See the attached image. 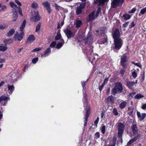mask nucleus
I'll return each instance as SVG.
<instances>
[{
  "mask_svg": "<svg viewBox=\"0 0 146 146\" xmlns=\"http://www.w3.org/2000/svg\"><path fill=\"white\" fill-rule=\"evenodd\" d=\"M132 132L134 134H136L138 131L136 125L134 124L132 125L131 127Z\"/></svg>",
  "mask_w": 146,
  "mask_h": 146,
  "instance_id": "4be33fe9",
  "label": "nucleus"
},
{
  "mask_svg": "<svg viewBox=\"0 0 146 146\" xmlns=\"http://www.w3.org/2000/svg\"><path fill=\"white\" fill-rule=\"evenodd\" d=\"M7 47L3 46H0V51H5L7 49Z\"/></svg>",
  "mask_w": 146,
  "mask_h": 146,
  "instance_id": "e433bc0d",
  "label": "nucleus"
},
{
  "mask_svg": "<svg viewBox=\"0 0 146 146\" xmlns=\"http://www.w3.org/2000/svg\"><path fill=\"white\" fill-rule=\"evenodd\" d=\"M125 72V70L123 69L121 70L120 71V73L122 77L123 76Z\"/></svg>",
  "mask_w": 146,
  "mask_h": 146,
  "instance_id": "5fc2aeb1",
  "label": "nucleus"
},
{
  "mask_svg": "<svg viewBox=\"0 0 146 146\" xmlns=\"http://www.w3.org/2000/svg\"><path fill=\"white\" fill-rule=\"evenodd\" d=\"M116 128L118 130V136L119 138L121 139L122 143V135L125 129L124 125L121 122L117 123L116 124Z\"/></svg>",
  "mask_w": 146,
  "mask_h": 146,
  "instance_id": "7ed1b4c3",
  "label": "nucleus"
},
{
  "mask_svg": "<svg viewBox=\"0 0 146 146\" xmlns=\"http://www.w3.org/2000/svg\"><path fill=\"white\" fill-rule=\"evenodd\" d=\"M131 63L134 64V65H136L138 66V67L141 68L142 67V66L139 63H136L134 62H131Z\"/></svg>",
  "mask_w": 146,
  "mask_h": 146,
  "instance_id": "c03bdc74",
  "label": "nucleus"
},
{
  "mask_svg": "<svg viewBox=\"0 0 146 146\" xmlns=\"http://www.w3.org/2000/svg\"><path fill=\"white\" fill-rule=\"evenodd\" d=\"M129 24V22H126V23H124L123 25V27L124 28L128 26Z\"/></svg>",
  "mask_w": 146,
  "mask_h": 146,
  "instance_id": "052dcab7",
  "label": "nucleus"
},
{
  "mask_svg": "<svg viewBox=\"0 0 146 146\" xmlns=\"http://www.w3.org/2000/svg\"><path fill=\"white\" fill-rule=\"evenodd\" d=\"M15 32V30L13 29L10 30L7 34V36L8 37H10L12 36Z\"/></svg>",
  "mask_w": 146,
  "mask_h": 146,
  "instance_id": "a878e982",
  "label": "nucleus"
},
{
  "mask_svg": "<svg viewBox=\"0 0 146 146\" xmlns=\"http://www.w3.org/2000/svg\"><path fill=\"white\" fill-rule=\"evenodd\" d=\"M8 93L11 94L14 90L15 87L13 85H7Z\"/></svg>",
  "mask_w": 146,
  "mask_h": 146,
  "instance_id": "dca6fc26",
  "label": "nucleus"
},
{
  "mask_svg": "<svg viewBox=\"0 0 146 146\" xmlns=\"http://www.w3.org/2000/svg\"><path fill=\"white\" fill-rule=\"evenodd\" d=\"M31 7L34 9H36L38 7V5L36 3H33L31 5Z\"/></svg>",
  "mask_w": 146,
  "mask_h": 146,
  "instance_id": "ea45409f",
  "label": "nucleus"
},
{
  "mask_svg": "<svg viewBox=\"0 0 146 146\" xmlns=\"http://www.w3.org/2000/svg\"><path fill=\"white\" fill-rule=\"evenodd\" d=\"M101 10V9L100 7H98L96 12V13L95 14L97 17L98 16L99 13L100 12Z\"/></svg>",
  "mask_w": 146,
  "mask_h": 146,
  "instance_id": "49530a36",
  "label": "nucleus"
},
{
  "mask_svg": "<svg viewBox=\"0 0 146 146\" xmlns=\"http://www.w3.org/2000/svg\"><path fill=\"white\" fill-rule=\"evenodd\" d=\"M62 42H59L56 45V48H60L62 46L63 44H64V40L63 39H62Z\"/></svg>",
  "mask_w": 146,
  "mask_h": 146,
  "instance_id": "c756f323",
  "label": "nucleus"
},
{
  "mask_svg": "<svg viewBox=\"0 0 146 146\" xmlns=\"http://www.w3.org/2000/svg\"><path fill=\"white\" fill-rule=\"evenodd\" d=\"M132 76H133V78H135L137 77V73H136V72H135L134 71V72H132Z\"/></svg>",
  "mask_w": 146,
  "mask_h": 146,
  "instance_id": "603ef678",
  "label": "nucleus"
},
{
  "mask_svg": "<svg viewBox=\"0 0 146 146\" xmlns=\"http://www.w3.org/2000/svg\"><path fill=\"white\" fill-rule=\"evenodd\" d=\"M61 35L60 31L59 32L58 31L55 37V40H58L61 39Z\"/></svg>",
  "mask_w": 146,
  "mask_h": 146,
  "instance_id": "2f4dec72",
  "label": "nucleus"
},
{
  "mask_svg": "<svg viewBox=\"0 0 146 146\" xmlns=\"http://www.w3.org/2000/svg\"><path fill=\"white\" fill-rule=\"evenodd\" d=\"M15 2L19 6H21V3L18 0H15Z\"/></svg>",
  "mask_w": 146,
  "mask_h": 146,
  "instance_id": "13d9d810",
  "label": "nucleus"
},
{
  "mask_svg": "<svg viewBox=\"0 0 146 146\" xmlns=\"http://www.w3.org/2000/svg\"><path fill=\"white\" fill-rule=\"evenodd\" d=\"M9 4L12 8H15V9H16V8L18 7L17 5L13 2H11Z\"/></svg>",
  "mask_w": 146,
  "mask_h": 146,
  "instance_id": "f704fd0d",
  "label": "nucleus"
},
{
  "mask_svg": "<svg viewBox=\"0 0 146 146\" xmlns=\"http://www.w3.org/2000/svg\"><path fill=\"white\" fill-rule=\"evenodd\" d=\"M108 0H94V3L98 4L100 5H103L105 2L108 1Z\"/></svg>",
  "mask_w": 146,
  "mask_h": 146,
  "instance_id": "aec40b11",
  "label": "nucleus"
},
{
  "mask_svg": "<svg viewBox=\"0 0 146 146\" xmlns=\"http://www.w3.org/2000/svg\"><path fill=\"white\" fill-rule=\"evenodd\" d=\"M42 50V48H36L34 49L31 52H35L37 51H39L40 50Z\"/></svg>",
  "mask_w": 146,
  "mask_h": 146,
  "instance_id": "09e8293b",
  "label": "nucleus"
},
{
  "mask_svg": "<svg viewBox=\"0 0 146 146\" xmlns=\"http://www.w3.org/2000/svg\"><path fill=\"white\" fill-rule=\"evenodd\" d=\"M85 43L89 44L91 43L93 41V37L92 35L88 34L85 40Z\"/></svg>",
  "mask_w": 146,
  "mask_h": 146,
  "instance_id": "f8f14e48",
  "label": "nucleus"
},
{
  "mask_svg": "<svg viewBox=\"0 0 146 146\" xmlns=\"http://www.w3.org/2000/svg\"><path fill=\"white\" fill-rule=\"evenodd\" d=\"M14 38L16 40H17L19 41L21 40L23 38V36L19 35L18 33H16L15 35Z\"/></svg>",
  "mask_w": 146,
  "mask_h": 146,
  "instance_id": "f3484780",
  "label": "nucleus"
},
{
  "mask_svg": "<svg viewBox=\"0 0 146 146\" xmlns=\"http://www.w3.org/2000/svg\"><path fill=\"white\" fill-rule=\"evenodd\" d=\"M136 9L135 8H133L130 11V13H134L136 11Z\"/></svg>",
  "mask_w": 146,
  "mask_h": 146,
  "instance_id": "69168bd1",
  "label": "nucleus"
},
{
  "mask_svg": "<svg viewBox=\"0 0 146 146\" xmlns=\"http://www.w3.org/2000/svg\"><path fill=\"white\" fill-rule=\"evenodd\" d=\"M41 26V24L40 23H39V24H38L37 26L36 27V30H35V32H37L40 29V27Z\"/></svg>",
  "mask_w": 146,
  "mask_h": 146,
  "instance_id": "58836bf2",
  "label": "nucleus"
},
{
  "mask_svg": "<svg viewBox=\"0 0 146 146\" xmlns=\"http://www.w3.org/2000/svg\"><path fill=\"white\" fill-rule=\"evenodd\" d=\"M137 140V139L135 136L133 138L130 139L127 143V145L128 146L130 145L132 143L136 141Z\"/></svg>",
  "mask_w": 146,
  "mask_h": 146,
  "instance_id": "cd10ccee",
  "label": "nucleus"
},
{
  "mask_svg": "<svg viewBox=\"0 0 146 146\" xmlns=\"http://www.w3.org/2000/svg\"><path fill=\"white\" fill-rule=\"evenodd\" d=\"M124 1V0H113L111 4V7H116L119 5L121 6Z\"/></svg>",
  "mask_w": 146,
  "mask_h": 146,
  "instance_id": "39448f33",
  "label": "nucleus"
},
{
  "mask_svg": "<svg viewBox=\"0 0 146 146\" xmlns=\"http://www.w3.org/2000/svg\"><path fill=\"white\" fill-rule=\"evenodd\" d=\"M1 9L0 10V11L1 12H3L5 11L7 9V8L5 5H3L1 7Z\"/></svg>",
  "mask_w": 146,
  "mask_h": 146,
  "instance_id": "37998d69",
  "label": "nucleus"
},
{
  "mask_svg": "<svg viewBox=\"0 0 146 146\" xmlns=\"http://www.w3.org/2000/svg\"><path fill=\"white\" fill-rule=\"evenodd\" d=\"M143 97L144 96L142 95L141 94H138L135 96V98L137 99H139L143 98Z\"/></svg>",
  "mask_w": 146,
  "mask_h": 146,
  "instance_id": "c9c22d12",
  "label": "nucleus"
},
{
  "mask_svg": "<svg viewBox=\"0 0 146 146\" xmlns=\"http://www.w3.org/2000/svg\"><path fill=\"white\" fill-rule=\"evenodd\" d=\"M137 117L139 118L140 120L141 121L143 120L146 116V114L145 113H142L141 115L140 112L137 111Z\"/></svg>",
  "mask_w": 146,
  "mask_h": 146,
  "instance_id": "4468645a",
  "label": "nucleus"
},
{
  "mask_svg": "<svg viewBox=\"0 0 146 146\" xmlns=\"http://www.w3.org/2000/svg\"><path fill=\"white\" fill-rule=\"evenodd\" d=\"M83 100L84 102V106L86 111V115L84 117V127H85L87 125L88 119L90 114V106H87V102L86 98L87 96L86 93H84L83 95Z\"/></svg>",
  "mask_w": 146,
  "mask_h": 146,
  "instance_id": "f257e3e1",
  "label": "nucleus"
},
{
  "mask_svg": "<svg viewBox=\"0 0 146 146\" xmlns=\"http://www.w3.org/2000/svg\"><path fill=\"white\" fill-rule=\"evenodd\" d=\"M35 39V38L33 35H30L27 40V42L28 43H31L33 42Z\"/></svg>",
  "mask_w": 146,
  "mask_h": 146,
  "instance_id": "412c9836",
  "label": "nucleus"
},
{
  "mask_svg": "<svg viewBox=\"0 0 146 146\" xmlns=\"http://www.w3.org/2000/svg\"><path fill=\"white\" fill-rule=\"evenodd\" d=\"M12 11L13 13V17H18V13L16 11V9H13L12 10Z\"/></svg>",
  "mask_w": 146,
  "mask_h": 146,
  "instance_id": "4c0bfd02",
  "label": "nucleus"
},
{
  "mask_svg": "<svg viewBox=\"0 0 146 146\" xmlns=\"http://www.w3.org/2000/svg\"><path fill=\"white\" fill-rule=\"evenodd\" d=\"M56 44V41H53L50 44V47L53 48L54 47Z\"/></svg>",
  "mask_w": 146,
  "mask_h": 146,
  "instance_id": "a18cd8bd",
  "label": "nucleus"
},
{
  "mask_svg": "<svg viewBox=\"0 0 146 146\" xmlns=\"http://www.w3.org/2000/svg\"><path fill=\"white\" fill-rule=\"evenodd\" d=\"M146 12V7L143 8L140 11V13L142 15H143Z\"/></svg>",
  "mask_w": 146,
  "mask_h": 146,
  "instance_id": "de8ad7c7",
  "label": "nucleus"
},
{
  "mask_svg": "<svg viewBox=\"0 0 146 146\" xmlns=\"http://www.w3.org/2000/svg\"><path fill=\"white\" fill-rule=\"evenodd\" d=\"M81 24L82 21L80 20L76 21V22L75 23V24L76 25V28L79 27Z\"/></svg>",
  "mask_w": 146,
  "mask_h": 146,
  "instance_id": "c85d7f7f",
  "label": "nucleus"
},
{
  "mask_svg": "<svg viewBox=\"0 0 146 146\" xmlns=\"http://www.w3.org/2000/svg\"><path fill=\"white\" fill-rule=\"evenodd\" d=\"M114 46L113 49L116 50H119L122 47L123 42L121 38H117L114 40Z\"/></svg>",
  "mask_w": 146,
  "mask_h": 146,
  "instance_id": "20e7f679",
  "label": "nucleus"
},
{
  "mask_svg": "<svg viewBox=\"0 0 146 146\" xmlns=\"http://www.w3.org/2000/svg\"><path fill=\"white\" fill-rule=\"evenodd\" d=\"M99 117H98L97 119H96V120L94 121V125H96V126H97V125L99 121Z\"/></svg>",
  "mask_w": 146,
  "mask_h": 146,
  "instance_id": "bf43d9fd",
  "label": "nucleus"
},
{
  "mask_svg": "<svg viewBox=\"0 0 146 146\" xmlns=\"http://www.w3.org/2000/svg\"><path fill=\"white\" fill-rule=\"evenodd\" d=\"M113 114L115 115H118L117 109L115 108H114L113 110Z\"/></svg>",
  "mask_w": 146,
  "mask_h": 146,
  "instance_id": "8fccbe9b",
  "label": "nucleus"
},
{
  "mask_svg": "<svg viewBox=\"0 0 146 146\" xmlns=\"http://www.w3.org/2000/svg\"><path fill=\"white\" fill-rule=\"evenodd\" d=\"M13 42L12 39H5L4 41V42L6 44H9Z\"/></svg>",
  "mask_w": 146,
  "mask_h": 146,
  "instance_id": "bb28decb",
  "label": "nucleus"
},
{
  "mask_svg": "<svg viewBox=\"0 0 146 146\" xmlns=\"http://www.w3.org/2000/svg\"><path fill=\"white\" fill-rule=\"evenodd\" d=\"M23 49V47L21 48H18L17 50V53H19V52H20L21 51V50H22Z\"/></svg>",
  "mask_w": 146,
  "mask_h": 146,
  "instance_id": "680f3d73",
  "label": "nucleus"
},
{
  "mask_svg": "<svg viewBox=\"0 0 146 146\" xmlns=\"http://www.w3.org/2000/svg\"><path fill=\"white\" fill-rule=\"evenodd\" d=\"M127 104V103L124 102L121 103L119 105V107L121 109H123L125 107Z\"/></svg>",
  "mask_w": 146,
  "mask_h": 146,
  "instance_id": "72a5a7b5",
  "label": "nucleus"
},
{
  "mask_svg": "<svg viewBox=\"0 0 146 146\" xmlns=\"http://www.w3.org/2000/svg\"><path fill=\"white\" fill-rule=\"evenodd\" d=\"M5 61V60L1 58L0 59V63H4Z\"/></svg>",
  "mask_w": 146,
  "mask_h": 146,
  "instance_id": "338daca9",
  "label": "nucleus"
},
{
  "mask_svg": "<svg viewBox=\"0 0 146 146\" xmlns=\"http://www.w3.org/2000/svg\"><path fill=\"white\" fill-rule=\"evenodd\" d=\"M127 56L125 55H123L121 58V65L124 68H125L126 67L125 63L127 61Z\"/></svg>",
  "mask_w": 146,
  "mask_h": 146,
  "instance_id": "9d476101",
  "label": "nucleus"
},
{
  "mask_svg": "<svg viewBox=\"0 0 146 146\" xmlns=\"http://www.w3.org/2000/svg\"><path fill=\"white\" fill-rule=\"evenodd\" d=\"M107 41V39L106 38L104 39V40L101 41V42H99V43L100 44H103L106 43Z\"/></svg>",
  "mask_w": 146,
  "mask_h": 146,
  "instance_id": "6e6d98bb",
  "label": "nucleus"
},
{
  "mask_svg": "<svg viewBox=\"0 0 146 146\" xmlns=\"http://www.w3.org/2000/svg\"><path fill=\"white\" fill-rule=\"evenodd\" d=\"M38 58H33L32 60V62L33 64L36 63L38 61Z\"/></svg>",
  "mask_w": 146,
  "mask_h": 146,
  "instance_id": "864d4df0",
  "label": "nucleus"
},
{
  "mask_svg": "<svg viewBox=\"0 0 146 146\" xmlns=\"http://www.w3.org/2000/svg\"><path fill=\"white\" fill-rule=\"evenodd\" d=\"M135 25V24L133 22H132L131 23L130 25H129V28L131 29L132 28L134 27Z\"/></svg>",
  "mask_w": 146,
  "mask_h": 146,
  "instance_id": "4d7b16f0",
  "label": "nucleus"
},
{
  "mask_svg": "<svg viewBox=\"0 0 146 146\" xmlns=\"http://www.w3.org/2000/svg\"><path fill=\"white\" fill-rule=\"evenodd\" d=\"M135 95V93H131L130 94H129V95H128V96L130 98V97H131V98H132L133 97V95Z\"/></svg>",
  "mask_w": 146,
  "mask_h": 146,
  "instance_id": "0e129e2a",
  "label": "nucleus"
},
{
  "mask_svg": "<svg viewBox=\"0 0 146 146\" xmlns=\"http://www.w3.org/2000/svg\"><path fill=\"white\" fill-rule=\"evenodd\" d=\"M51 52V50L50 48H47L45 50L43 55L44 56H47L49 55Z\"/></svg>",
  "mask_w": 146,
  "mask_h": 146,
  "instance_id": "393cba45",
  "label": "nucleus"
},
{
  "mask_svg": "<svg viewBox=\"0 0 146 146\" xmlns=\"http://www.w3.org/2000/svg\"><path fill=\"white\" fill-rule=\"evenodd\" d=\"M18 11L19 14L21 16H23V14L22 13V11L21 8L20 7H17Z\"/></svg>",
  "mask_w": 146,
  "mask_h": 146,
  "instance_id": "79ce46f5",
  "label": "nucleus"
},
{
  "mask_svg": "<svg viewBox=\"0 0 146 146\" xmlns=\"http://www.w3.org/2000/svg\"><path fill=\"white\" fill-rule=\"evenodd\" d=\"M40 16L38 12H35L34 15L30 18L31 20L34 22L38 21L40 19Z\"/></svg>",
  "mask_w": 146,
  "mask_h": 146,
  "instance_id": "423d86ee",
  "label": "nucleus"
},
{
  "mask_svg": "<svg viewBox=\"0 0 146 146\" xmlns=\"http://www.w3.org/2000/svg\"><path fill=\"white\" fill-rule=\"evenodd\" d=\"M10 100V98L9 97H7L3 95H2L0 97V103L2 101H6Z\"/></svg>",
  "mask_w": 146,
  "mask_h": 146,
  "instance_id": "b1692460",
  "label": "nucleus"
},
{
  "mask_svg": "<svg viewBox=\"0 0 146 146\" xmlns=\"http://www.w3.org/2000/svg\"><path fill=\"white\" fill-rule=\"evenodd\" d=\"M123 17L124 20H126L130 19L131 18V16L129 14H125L123 15Z\"/></svg>",
  "mask_w": 146,
  "mask_h": 146,
  "instance_id": "473e14b6",
  "label": "nucleus"
},
{
  "mask_svg": "<svg viewBox=\"0 0 146 146\" xmlns=\"http://www.w3.org/2000/svg\"><path fill=\"white\" fill-rule=\"evenodd\" d=\"M26 24V20H25L23 21L20 28V32L19 33V34L21 35H22L23 36L24 34V32L23 31V30L24 29V28Z\"/></svg>",
  "mask_w": 146,
  "mask_h": 146,
  "instance_id": "9b49d317",
  "label": "nucleus"
},
{
  "mask_svg": "<svg viewBox=\"0 0 146 146\" xmlns=\"http://www.w3.org/2000/svg\"><path fill=\"white\" fill-rule=\"evenodd\" d=\"M86 81H84V82H81L82 85V86L83 88H84V86L85 85V83H86Z\"/></svg>",
  "mask_w": 146,
  "mask_h": 146,
  "instance_id": "e2e57ef3",
  "label": "nucleus"
},
{
  "mask_svg": "<svg viewBox=\"0 0 146 146\" xmlns=\"http://www.w3.org/2000/svg\"><path fill=\"white\" fill-rule=\"evenodd\" d=\"M95 13L96 12L95 11H93L92 13L89 15V21L92 20L97 17L95 14Z\"/></svg>",
  "mask_w": 146,
  "mask_h": 146,
  "instance_id": "6ab92c4d",
  "label": "nucleus"
},
{
  "mask_svg": "<svg viewBox=\"0 0 146 146\" xmlns=\"http://www.w3.org/2000/svg\"><path fill=\"white\" fill-rule=\"evenodd\" d=\"M113 101L114 98L111 96H109L107 99V102H113Z\"/></svg>",
  "mask_w": 146,
  "mask_h": 146,
  "instance_id": "7c9ffc66",
  "label": "nucleus"
},
{
  "mask_svg": "<svg viewBox=\"0 0 146 146\" xmlns=\"http://www.w3.org/2000/svg\"><path fill=\"white\" fill-rule=\"evenodd\" d=\"M85 6V3H82L80 4L79 6L77 8L76 10L77 15L80 14L82 12V10L84 8Z\"/></svg>",
  "mask_w": 146,
  "mask_h": 146,
  "instance_id": "6e6552de",
  "label": "nucleus"
},
{
  "mask_svg": "<svg viewBox=\"0 0 146 146\" xmlns=\"http://www.w3.org/2000/svg\"><path fill=\"white\" fill-rule=\"evenodd\" d=\"M127 86L131 89H133V86L134 85L133 84V82H131L130 81H127L126 82Z\"/></svg>",
  "mask_w": 146,
  "mask_h": 146,
  "instance_id": "5701e85b",
  "label": "nucleus"
},
{
  "mask_svg": "<svg viewBox=\"0 0 146 146\" xmlns=\"http://www.w3.org/2000/svg\"><path fill=\"white\" fill-rule=\"evenodd\" d=\"M64 32L68 39L70 38L72 36L74 35L72 31L68 28L65 29Z\"/></svg>",
  "mask_w": 146,
  "mask_h": 146,
  "instance_id": "0eeeda50",
  "label": "nucleus"
},
{
  "mask_svg": "<svg viewBox=\"0 0 146 146\" xmlns=\"http://www.w3.org/2000/svg\"><path fill=\"white\" fill-rule=\"evenodd\" d=\"M120 36L119 30L118 29H116L112 34V36L114 40L117 38H120L119 37Z\"/></svg>",
  "mask_w": 146,
  "mask_h": 146,
  "instance_id": "ddd939ff",
  "label": "nucleus"
},
{
  "mask_svg": "<svg viewBox=\"0 0 146 146\" xmlns=\"http://www.w3.org/2000/svg\"><path fill=\"white\" fill-rule=\"evenodd\" d=\"M106 126L105 125H103L101 129V131L103 134H104L105 131Z\"/></svg>",
  "mask_w": 146,
  "mask_h": 146,
  "instance_id": "3c124183",
  "label": "nucleus"
},
{
  "mask_svg": "<svg viewBox=\"0 0 146 146\" xmlns=\"http://www.w3.org/2000/svg\"><path fill=\"white\" fill-rule=\"evenodd\" d=\"M42 4L48 12V13L50 14L51 12V10L50 5L48 1H46L43 3Z\"/></svg>",
  "mask_w": 146,
  "mask_h": 146,
  "instance_id": "1a4fd4ad",
  "label": "nucleus"
},
{
  "mask_svg": "<svg viewBox=\"0 0 146 146\" xmlns=\"http://www.w3.org/2000/svg\"><path fill=\"white\" fill-rule=\"evenodd\" d=\"M93 47H91L90 48V50H87L86 51V55L89 58H92L91 56H92V53L93 52Z\"/></svg>",
  "mask_w": 146,
  "mask_h": 146,
  "instance_id": "a211bd4d",
  "label": "nucleus"
},
{
  "mask_svg": "<svg viewBox=\"0 0 146 146\" xmlns=\"http://www.w3.org/2000/svg\"><path fill=\"white\" fill-rule=\"evenodd\" d=\"M123 90L122 85L120 82H118L115 84V87L111 91V94L115 96L117 93H120Z\"/></svg>",
  "mask_w": 146,
  "mask_h": 146,
  "instance_id": "f03ea898",
  "label": "nucleus"
},
{
  "mask_svg": "<svg viewBox=\"0 0 146 146\" xmlns=\"http://www.w3.org/2000/svg\"><path fill=\"white\" fill-rule=\"evenodd\" d=\"M107 30L106 27H102L100 31H97L98 33L101 34L102 35H104L107 33Z\"/></svg>",
  "mask_w": 146,
  "mask_h": 146,
  "instance_id": "2eb2a0df",
  "label": "nucleus"
},
{
  "mask_svg": "<svg viewBox=\"0 0 146 146\" xmlns=\"http://www.w3.org/2000/svg\"><path fill=\"white\" fill-rule=\"evenodd\" d=\"M54 6L55 7V8L56 10L59 11L62 7L58 5L56 3L54 4Z\"/></svg>",
  "mask_w": 146,
  "mask_h": 146,
  "instance_id": "a19ab883",
  "label": "nucleus"
},
{
  "mask_svg": "<svg viewBox=\"0 0 146 146\" xmlns=\"http://www.w3.org/2000/svg\"><path fill=\"white\" fill-rule=\"evenodd\" d=\"M141 108L143 110L145 109H146V104H143L141 107Z\"/></svg>",
  "mask_w": 146,
  "mask_h": 146,
  "instance_id": "774afa93",
  "label": "nucleus"
}]
</instances>
